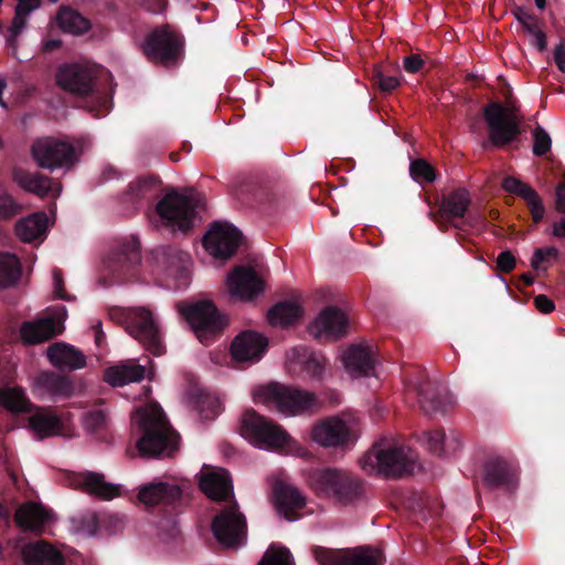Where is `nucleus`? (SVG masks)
<instances>
[{"label": "nucleus", "mask_w": 565, "mask_h": 565, "mask_svg": "<svg viewBox=\"0 0 565 565\" xmlns=\"http://www.w3.org/2000/svg\"><path fill=\"white\" fill-rule=\"evenodd\" d=\"M110 74L96 65L71 63L56 73L57 85L84 100V107L96 118L113 108V93L108 89Z\"/></svg>", "instance_id": "f257e3e1"}, {"label": "nucleus", "mask_w": 565, "mask_h": 565, "mask_svg": "<svg viewBox=\"0 0 565 565\" xmlns=\"http://www.w3.org/2000/svg\"><path fill=\"white\" fill-rule=\"evenodd\" d=\"M143 458H170L179 449L180 435L170 424L161 405L143 386Z\"/></svg>", "instance_id": "f03ea898"}, {"label": "nucleus", "mask_w": 565, "mask_h": 565, "mask_svg": "<svg viewBox=\"0 0 565 565\" xmlns=\"http://www.w3.org/2000/svg\"><path fill=\"white\" fill-rule=\"evenodd\" d=\"M360 465L366 473H379L386 478L411 476L418 466L415 451L387 438L374 443L361 458Z\"/></svg>", "instance_id": "7ed1b4c3"}, {"label": "nucleus", "mask_w": 565, "mask_h": 565, "mask_svg": "<svg viewBox=\"0 0 565 565\" xmlns=\"http://www.w3.org/2000/svg\"><path fill=\"white\" fill-rule=\"evenodd\" d=\"M310 488L319 495L342 505L354 504L365 497V483L359 477L337 468L316 469L309 473Z\"/></svg>", "instance_id": "20e7f679"}, {"label": "nucleus", "mask_w": 565, "mask_h": 565, "mask_svg": "<svg viewBox=\"0 0 565 565\" xmlns=\"http://www.w3.org/2000/svg\"><path fill=\"white\" fill-rule=\"evenodd\" d=\"M184 36L171 24L154 26L143 38V55L164 68L178 67L184 58Z\"/></svg>", "instance_id": "39448f33"}, {"label": "nucleus", "mask_w": 565, "mask_h": 565, "mask_svg": "<svg viewBox=\"0 0 565 565\" xmlns=\"http://www.w3.org/2000/svg\"><path fill=\"white\" fill-rule=\"evenodd\" d=\"M199 201L175 191L167 193L156 205V212L171 233L189 235L198 216Z\"/></svg>", "instance_id": "423d86ee"}, {"label": "nucleus", "mask_w": 565, "mask_h": 565, "mask_svg": "<svg viewBox=\"0 0 565 565\" xmlns=\"http://www.w3.org/2000/svg\"><path fill=\"white\" fill-rule=\"evenodd\" d=\"M241 433L258 448L284 450L291 443V437L278 424L250 408L244 412Z\"/></svg>", "instance_id": "0eeeda50"}, {"label": "nucleus", "mask_w": 565, "mask_h": 565, "mask_svg": "<svg viewBox=\"0 0 565 565\" xmlns=\"http://www.w3.org/2000/svg\"><path fill=\"white\" fill-rule=\"evenodd\" d=\"M178 309L204 344H209L226 326L225 318L212 300L179 303Z\"/></svg>", "instance_id": "6e6552de"}, {"label": "nucleus", "mask_w": 565, "mask_h": 565, "mask_svg": "<svg viewBox=\"0 0 565 565\" xmlns=\"http://www.w3.org/2000/svg\"><path fill=\"white\" fill-rule=\"evenodd\" d=\"M482 115L488 126L489 141L493 147L503 148L520 137V118L514 108L491 102L483 107Z\"/></svg>", "instance_id": "1a4fd4ad"}, {"label": "nucleus", "mask_w": 565, "mask_h": 565, "mask_svg": "<svg viewBox=\"0 0 565 565\" xmlns=\"http://www.w3.org/2000/svg\"><path fill=\"white\" fill-rule=\"evenodd\" d=\"M256 397L275 403L281 413L291 415L307 411H317L321 406V403L313 393L278 383L259 387Z\"/></svg>", "instance_id": "9d476101"}, {"label": "nucleus", "mask_w": 565, "mask_h": 565, "mask_svg": "<svg viewBox=\"0 0 565 565\" xmlns=\"http://www.w3.org/2000/svg\"><path fill=\"white\" fill-rule=\"evenodd\" d=\"M30 153L38 167L54 171L70 170L77 161L75 147L54 137H43L34 140Z\"/></svg>", "instance_id": "9b49d317"}, {"label": "nucleus", "mask_w": 565, "mask_h": 565, "mask_svg": "<svg viewBox=\"0 0 565 565\" xmlns=\"http://www.w3.org/2000/svg\"><path fill=\"white\" fill-rule=\"evenodd\" d=\"M185 504V497L180 486L166 481L143 484V507L157 509L168 523H174V516Z\"/></svg>", "instance_id": "f8f14e48"}, {"label": "nucleus", "mask_w": 565, "mask_h": 565, "mask_svg": "<svg viewBox=\"0 0 565 565\" xmlns=\"http://www.w3.org/2000/svg\"><path fill=\"white\" fill-rule=\"evenodd\" d=\"M215 539L225 547H236L246 540L247 522L236 501L224 507L212 521Z\"/></svg>", "instance_id": "ddd939ff"}, {"label": "nucleus", "mask_w": 565, "mask_h": 565, "mask_svg": "<svg viewBox=\"0 0 565 565\" xmlns=\"http://www.w3.org/2000/svg\"><path fill=\"white\" fill-rule=\"evenodd\" d=\"M140 242L138 236L121 241L111 252L108 267L119 281L138 280L140 275Z\"/></svg>", "instance_id": "4468645a"}, {"label": "nucleus", "mask_w": 565, "mask_h": 565, "mask_svg": "<svg viewBox=\"0 0 565 565\" xmlns=\"http://www.w3.org/2000/svg\"><path fill=\"white\" fill-rule=\"evenodd\" d=\"M480 482L488 490L512 492L519 483L518 467L501 456L489 457L480 470Z\"/></svg>", "instance_id": "2eb2a0df"}, {"label": "nucleus", "mask_w": 565, "mask_h": 565, "mask_svg": "<svg viewBox=\"0 0 565 565\" xmlns=\"http://www.w3.org/2000/svg\"><path fill=\"white\" fill-rule=\"evenodd\" d=\"M406 387L417 394L419 406L426 414H444L454 405L452 396L440 382L420 376L415 381L409 380Z\"/></svg>", "instance_id": "dca6fc26"}, {"label": "nucleus", "mask_w": 565, "mask_h": 565, "mask_svg": "<svg viewBox=\"0 0 565 565\" xmlns=\"http://www.w3.org/2000/svg\"><path fill=\"white\" fill-rule=\"evenodd\" d=\"M313 555L320 565H381L383 561L382 553L369 546L351 550L315 546Z\"/></svg>", "instance_id": "f3484780"}, {"label": "nucleus", "mask_w": 565, "mask_h": 565, "mask_svg": "<svg viewBox=\"0 0 565 565\" xmlns=\"http://www.w3.org/2000/svg\"><path fill=\"white\" fill-rule=\"evenodd\" d=\"M242 233L232 224L215 222L204 235L203 246L215 258L228 259L235 255Z\"/></svg>", "instance_id": "a211bd4d"}, {"label": "nucleus", "mask_w": 565, "mask_h": 565, "mask_svg": "<svg viewBox=\"0 0 565 565\" xmlns=\"http://www.w3.org/2000/svg\"><path fill=\"white\" fill-rule=\"evenodd\" d=\"M470 204V193L466 189L459 188L443 198L440 213L451 222L454 227L463 230L462 225L475 226L478 222H483L479 215L468 212Z\"/></svg>", "instance_id": "6ab92c4d"}, {"label": "nucleus", "mask_w": 565, "mask_h": 565, "mask_svg": "<svg viewBox=\"0 0 565 565\" xmlns=\"http://www.w3.org/2000/svg\"><path fill=\"white\" fill-rule=\"evenodd\" d=\"M236 195L244 204L271 209L285 198V191L281 184L267 180L242 185Z\"/></svg>", "instance_id": "aec40b11"}, {"label": "nucleus", "mask_w": 565, "mask_h": 565, "mask_svg": "<svg viewBox=\"0 0 565 565\" xmlns=\"http://www.w3.org/2000/svg\"><path fill=\"white\" fill-rule=\"evenodd\" d=\"M348 316L335 306L324 308L309 327V333L318 340H337L347 334Z\"/></svg>", "instance_id": "412c9836"}, {"label": "nucleus", "mask_w": 565, "mask_h": 565, "mask_svg": "<svg viewBox=\"0 0 565 565\" xmlns=\"http://www.w3.org/2000/svg\"><path fill=\"white\" fill-rule=\"evenodd\" d=\"M312 439L323 447L345 448L353 441L348 424L338 417H328L313 426Z\"/></svg>", "instance_id": "4be33fe9"}, {"label": "nucleus", "mask_w": 565, "mask_h": 565, "mask_svg": "<svg viewBox=\"0 0 565 565\" xmlns=\"http://www.w3.org/2000/svg\"><path fill=\"white\" fill-rule=\"evenodd\" d=\"M227 288L232 297L253 300L265 289V282L255 269L236 266L227 276Z\"/></svg>", "instance_id": "5701e85b"}, {"label": "nucleus", "mask_w": 565, "mask_h": 565, "mask_svg": "<svg viewBox=\"0 0 565 565\" xmlns=\"http://www.w3.org/2000/svg\"><path fill=\"white\" fill-rule=\"evenodd\" d=\"M12 180L21 189L33 193L39 198H57L62 193V184L52 178L40 172H30L23 168L15 167L12 169Z\"/></svg>", "instance_id": "b1692460"}, {"label": "nucleus", "mask_w": 565, "mask_h": 565, "mask_svg": "<svg viewBox=\"0 0 565 565\" xmlns=\"http://www.w3.org/2000/svg\"><path fill=\"white\" fill-rule=\"evenodd\" d=\"M71 484L83 492L100 500H111L121 495V486L107 482L103 473L86 471L75 473Z\"/></svg>", "instance_id": "393cba45"}, {"label": "nucleus", "mask_w": 565, "mask_h": 565, "mask_svg": "<svg viewBox=\"0 0 565 565\" xmlns=\"http://www.w3.org/2000/svg\"><path fill=\"white\" fill-rule=\"evenodd\" d=\"M267 339L255 331L241 332L231 344L232 358L237 362H257L266 352Z\"/></svg>", "instance_id": "a878e982"}, {"label": "nucleus", "mask_w": 565, "mask_h": 565, "mask_svg": "<svg viewBox=\"0 0 565 565\" xmlns=\"http://www.w3.org/2000/svg\"><path fill=\"white\" fill-rule=\"evenodd\" d=\"M52 514L41 503L29 501L20 505L14 513L15 524L24 532L41 534Z\"/></svg>", "instance_id": "bb28decb"}, {"label": "nucleus", "mask_w": 565, "mask_h": 565, "mask_svg": "<svg viewBox=\"0 0 565 565\" xmlns=\"http://www.w3.org/2000/svg\"><path fill=\"white\" fill-rule=\"evenodd\" d=\"M343 363L352 376H370L374 373V352L371 347L353 344L344 352Z\"/></svg>", "instance_id": "cd10ccee"}, {"label": "nucleus", "mask_w": 565, "mask_h": 565, "mask_svg": "<svg viewBox=\"0 0 565 565\" xmlns=\"http://www.w3.org/2000/svg\"><path fill=\"white\" fill-rule=\"evenodd\" d=\"M25 565H64L65 558L60 550L45 540L25 544L22 548Z\"/></svg>", "instance_id": "c85d7f7f"}, {"label": "nucleus", "mask_w": 565, "mask_h": 565, "mask_svg": "<svg viewBox=\"0 0 565 565\" xmlns=\"http://www.w3.org/2000/svg\"><path fill=\"white\" fill-rule=\"evenodd\" d=\"M34 391L40 395H50L53 398H67L73 395L74 385L64 375L52 371H44L38 374L33 381Z\"/></svg>", "instance_id": "c756f323"}, {"label": "nucleus", "mask_w": 565, "mask_h": 565, "mask_svg": "<svg viewBox=\"0 0 565 565\" xmlns=\"http://www.w3.org/2000/svg\"><path fill=\"white\" fill-rule=\"evenodd\" d=\"M47 359L60 370H79L86 365V356L82 351L65 342H56L47 348Z\"/></svg>", "instance_id": "7c9ffc66"}, {"label": "nucleus", "mask_w": 565, "mask_h": 565, "mask_svg": "<svg viewBox=\"0 0 565 565\" xmlns=\"http://www.w3.org/2000/svg\"><path fill=\"white\" fill-rule=\"evenodd\" d=\"M61 332L62 329L57 327L52 317L25 321L20 327L21 339L28 344H39L49 341Z\"/></svg>", "instance_id": "2f4dec72"}, {"label": "nucleus", "mask_w": 565, "mask_h": 565, "mask_svg": "<svg viewBox=\"0 0 565 565\" xmlns=\"http://www.w3.org/2000/svg\"><path fill=\"white\" fill-rule=\"evenodd\" d=\"M199 486L201 491L214 501L223 502L233 495L232 480L225 469H217L202 476Z\"/></svg>", "instance_id": "473e14b6"}, {"label": "nucleus", "mask_w": 565, "mask_h": 565, "mask_svg": "<svg viewBox=\"0 0 565 565\" xmlns=\"http://www.w3.org/2000/svg\"><path fill=\"white\" fill-rule=\"evenodd\" d=\"M274 493L279 512L289 521L298 519V511L306 504L305 498L298 489L284 482H277Z\"/></svg>", "instance_id": "72a5a7b5"}, {"label": "nucleus", "mask_w": 565, "mask_h": 565, "mask_svg": "<svg viewBox=\"0 0 565 565\" xmlns=\"http://www.w3.org/2000/svg\"><path fill=\"white\" fill-rule=\"evenodd\" d=\"M104 380L114 387L139 382L141 381V365L131 361H124L108 366L104 371Z\"/></svg>", "instance_id": "f704fd0d"}, {"label": "nucleus", "mask_w": 565, "mask_h": 565, "mask_svg": "<svg viewBox=\"0 0 565 565\" xmlns=\"http://www.w3.org/2000/svg\"><path fill=\"white\" fill-rule=\"evenodd\" d=\"M47 230V216L45 213H34L21 218L14 227L15 235L25 243L43 238Z\"/></svg>", "instance_id": "c9c22d12"}, {"label": "nucleus", "mask_w": 565, "mask_h": 565, "mask_svg": "<svg viewBox=\"0 0 565 565\" xmlns=\"http://www.w3.org/2000/svg\"><path fill=\"white\" fill-rule=\"evenodd\" d=\"M426 435L427 448L435 456L440 457L455 454L461 447L457 433L451 431L447 436L444 429L437 428L428 431Z\"/></svg>", "instance_id": "e433bc0d"}, {"label": "nucleus", "mask_w": 565, "mask_h": 565, "mask_svg": "<svg viewBox=\"0 0 565 565\" xmlns=\"http://www.w3.org/2000/svg\"><path fill=\"white\" fill-rule=\"evenodd\" d=\"M29 427L40 438L61 435L63 423L55 414L41 409L29 417Z\"/></svg>", "instance_id": "4c0bfd02"}, {"label": "nucleus", "mask_w": 565, "mask_h": 565, "mask_svg": "<svg viewBox=\"0 0 565 565\" xmlns=\"http://www.w3.org/2000/svg\"><path fill=\"white\" fill-rule=\"evenodd\" d=\"M143 349L153 355H162L166 347L162 342V334L157 319L149 308L143 307Z\"/></svg>", "instance_id": "58836bf2"}, {"label": "nucleus", "mask_w": 565, "mask_h": 565, "mask_svg": "<svg viewBox=\"0 0 565 565\" xmlns=\"http://www.w3.org/2000/svg\"><path fill=\"white\" fill-rule=\"evenodd\" d=\"M55 20L58 28L65 33L81 35L90 29L89 20L67 6H62L58 9Z\"/></svg>", "instance_id": "ea45409f"}, {"label": "nucleus", "mask_w": 565, "mask_h": 565, "mask_svg": "<svg viewBox=\"0 0 565 565\" xmlns=\"http://www.w3.org/2000/svg\"><path fill=\"white\" fill-rule=\"evenodd\" d=\"M302 309L294 301H280L274 305L267 313L268 322L273 327H288L301 318Z\"/></svg>", "instance_id": "a19ab883"}, {"label": "nucleus", "mask_w": 565, "mask_h": 565, "mask_svg": "<svg viewBox=\"0 0 565 565\" xmlns=\"http://www.w3.org/2000/svg\"><path fill=\"white\" fill-rule=\"evenodd\" d=\"M190 398L203 419L212 420L221 413L220 399L204 388H191Z\"/></svg>", "instance_id": "79ce46f5"}, {"label": "nucleus", "mask_w": 565, "mask_h": 565, "mask_svg": "<svg viewBox=\"0 0 565 565\" xmlns=\"http://www.w3.org/2000/svg\"><path fill=\"white\" fill-rule=\"evenodd\" d=\"M181 252L168 246L158 247L147 255V263L152 271L159 275H167L178 264Z\"/></svg>", "instance_id": "37998d69"}, {"label": "nucleus", "mask_w": 565, "mask_h": 565, "mask_svg": "<svg viewBox=\"0 0 565 565\" xmlns=\"http://www.w3.org/2000/svg\"><path fill=\"white\" fill-rule=\"evenodd\" d=\"M0 405L11 413H29L33 409V405L26 397L22 387H9L0 390Z\"/></svg>", "instance_id": "c03bdc74"}, {"label": "nucleus", "mask_w": 565, "mask_h": 565, "mask_svg": "<svg viewBox=\"0 0 565 565\" xmlns=\"http://www.w3.org/2000/svg\"><path fill=\"white\" fill-rule=\"evenodd\" d=\"M21 274L22 265L19 257L12 253L0 252V288L15 285Z\"/></svg>", "instance_id": "a18cd8bd"}, {"label": "nucleus", "mask_w": 565, "mask_h": 565, "mask_svg": "<svg viewBox=\"0 0 565 565\" xmlns=\"http://www.w3.org/2000/svg\"><path fill=\"white\" fill-rule=\"evenodd\" d=\"M110 316L122 324L134 339L141 342V308H118L110 311Z\"/></svg>", "instance_id": "49530a36"}, {"label": "nucleus", "mask_w": 565, "mask_h": 565, "mask_svg": "<svg viewBox=\"0 0 565 565\" xmlns=\"http://www.w3.org/2000/svg\"><path fill=\"white\" fill-rule=\"evenodd\" d=\"M84 427L98 440L107 441V417L103 411L87 413L84 417Z\"/></svg>", "instance_id": "de8ad7c7"}, {"label": "nucleus", "mask_w": 565, "mask_h": 565, "mask_svg": "<svg viewBox=\"0 0 565 565\" xmlns=\"http://www.w3.org/2000/svg\"><path fill=\"white\" fill-rule=\"evenodd\" d=\"M141 178L132 181L120 198L122 212L127 215L136 214L140 209Z\"/></svg>", "instance_id": "09e8293b"}, {"label": "nucleus", "mask_w": 565, "mask_h": 565, "mask_svg": "<svg viewBox=\"0 0 565 565\" xmlns=\"http://www.w3.org/2000/svg\"><path fill=\"white\" fill-rule=\"evenodd\" d=\"M371 81L382 93H391L401 85L402 77L392 75L383 65L374 66Z\"/></svg>", "instance_id": "8fccbe9b"}, {"label": "nucleus", "mask_w": 565, "mask_h": 565, "mask_svg": "<svg viewBox=\"0 0 565 565\" xmlns=\"http://www.w3.org/2000/svg\"><path fill=\"white\" fill-rule=\"evenodd\" d=\"M188 260L189 255L181 252L178 264L173 266V269L167 271L166 276L174 279L177 289H184L190 285L191 275L186 267Z\"/></svg>", "instance_id": "3c124183"}, {"label": "nucleus", "mask_w": 565, "mask_h": 565, "mask_svg": "<svg viewBox=\"0 0 565 565\" xmlns=\"http://www.w3.org/2000/svg\"><path fill=\"white\" fill-rule=\"evenodd\" d=\"M409 174L418 183H431L436 179L435 169L425 159H415L409 164Z\"/></svg>", "instance_id": "603ef678"}, {"label": "nucleus", "mask_w": 565, "mask_h": 565, "mask_svg": "<svg viewBox=\"0 0 565 565\" xmlns=\"http://www.w3.org/2000/svg\"><path fill=\"white\" fill-rule=\"evenodd\" d=\"M292 358L296 359L298 363L303 364L305 370L313 376L320 375L323 371V366L318 358L312 352L309 353L303 347L295 348L292 350Z\"/></svg>", "instance_id": "864d4df0"}, {"label": "nucleus", "mask_w": 565, "mask_h": 565, "mask_svg": "<svg viewBox=\"0 0 565 565\" xmlns=\"http://www.w3.org/2000/svg\"><path fill=\"white\" fill-rule=\"evenodd\" d=\"M131 428L135 446L127 449L130 457L141 456V405L135 406L131 414Z\"/></svg>", "instance_id": "5fc2aeb1"}, {"label": "nucleus", "mask_w": 565, "mask_h": 565, "mask_svg": "<svg viewBox=\"0 0 565 565\" xmlns=\"http://www.w3.org/2000/svg\"><path fill=\"white\" fill-rule=\"evenodd\" d=\"M258 565H295L290 551L286 547L277 550L269 548L258 563Z\"/></svg>", "instance_id": "6e6d98bb"}, {"label": "nucleus", "mask_w": 565, "mask_h": 565, "mask_svg": "<svg viewBox=\"0 0 565 565\" xmlns=\"http://www.w3.org/2000/svg\"><path fill=\"white\" fill-rule=\"evenodd\" d=\"M552 147V139L547 131L540 125L533 130V153L536 157L545 156Z\"/></svg>", "instance_id": "4d7b16f0"}, {"label": "nucleus", "mask_w": 565, "mask_h": 565, "mask_svg": "<svg viewBox=\"0 0 565 565\" xmlns=\"http://www.w3.org/2000/svg\"><path fill=\"white\" fill-rule=\"evenodd\" d=\"M22 210V206L15 201V199L3 193L0 195V218L8 220L18 215Z\"/></svg>", "instance_id": "13d9d810"}, {"label": "nucleus", "mask_w": 565, "mask_h": 565, "mask_svg": "<svg viewBox=\"0 0 565 565\" xmlns=\"http://www.w3.org/2000/svg\"><path fill=\"white\" fill-rule=\"evenodd\" d=\"M513 14L527 33L536 31V28L539 26V20L534 14L522 7H516L513 10Z\"/></svg>", "instance_id": "bf43d9fd"}, {"label": "nucleus", "mask_w": 565, "mask_h": 565, "mask_svg": "<svg viewBox=\"0 0 565 565\" xmlns=\"http://www.w3.org/2000/svg\"><path fill=\"white\" fill-rule=\"evenodd\" d=\"M495 266L499 271L510 274L516 266V258L511 250H503L498 255Z\"/></svg>", "instance_id": "052dcab7"}, {"label": "nucleus", "mask_w": 565, "mask_h": 565, "mask_svg": "<svg viewBox=\"0 0 565 565\" xmlns=\"http://www.w3.org/2000/svg\"><path fill=\"white\" fill-rule=\"evenodd\" d=\"M426 65V61L420 54H409L403 58V67L409 74L420 73Z\"/></svg>", "instance_id": "680f3d73"}, {"label": "nucleus", "mask_w": 565, "mask_h": 565, "mask_svg": "<svg viewBox=\"0 0 565 565\" xmlns=\"http://www.w3.org/2000/svg\"><path fill=\"white\" fill-rule=\"evenodd\" d=\"M52 277L54 285V297L62 300H71V296L65 290L62 270L57 267L53 268Z\"/></svg>", "instance_id": "e2e57ef3"}, {"label": "nucleus", "mask_w": 565, "mask_h": 565, "mask_svg": "<svg viewBox=\"0 0 565 565\" xmlns=\"http://www.w3.org/2000/svg\"><path fill=\"white\" fill-rule=\"evenodd\" d=\"M526 204L530 209L533 222L535 224L540 223L545 214V207L540 195H536L535 199L529 201Z\"/></svg>", "instance_id": "0e129e2a"}, {"label": "nucleus", "mask_w": 565, "mask_h": 565, "mask_svg": "<svg viewBox=\"0 0 565 565\" xmlns=\"http://www.w3.org/2000/svg\"><path fill=\"white\" fill-rule=\"evenodd\" d=\"M14 13L28 17L33 10L41 6V0H17Z\"/></svg>", "instance_id": "69168bd1"}, {"label": "nucleus", "mask_w": 565, "mask_h": 565, "mask_svg": "<svg viewBox=\"0 0 565 565\" xmlns=\"http://www.w3.org/2000/svg\"><path fill=\"white\" fill-rule=\"evenodd\" d=\"M535 308L542 313H551L555 309L554 301L546 295H537L534 297Z\"/></svg>", "instance_id": "338daca9"}, {"label": "nucleus", "mask_w": 565, "mask_h": 565, "mask_svg": "<svg viewBox=\"0 0 565 565\" xmlns=\"http://www.w3.org/2000/svg\"><path fill=\"white\" fill-rule=\"evenodd\" d=\"M554 61L557 68L565 73V41H562L554 50Z\"/></svg>", "instance_id": "774afa93"}]
</instances>
